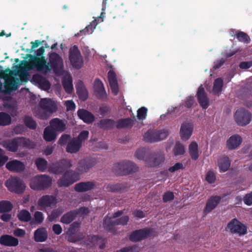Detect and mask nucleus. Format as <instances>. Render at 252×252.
Returning <instances> with one entry per match:
<instances>
[{
    "mask_svg": "<svg viewBox=\"0 0 252 252\" xmlns=\"http://www.w3.org/2000/svg\"><path fill=\"white\" fill-rule=\"evenodd\" d=\"M137 165L130 160H122L114 164L112 170L115 174L119 176L129 175L138 171Z\"/></svg>",
    "mask_w": 252,
    "mask_h": 252,
    "instance_id": "f257e3e1",
    "label": "nucleus"
},
{
    "mask_svg": "<svg viewBox=\"0 0 252 252\" xmlns=\"http://www.w3.org/2000/svg\"><path fill=\"white\" fill-rule=\"evenodd\" d=\"M205 179L209 184L215 183L216 178L214 172L212 170L209 171L206 174Z\"/></svg>",
    "mask_w": 252,
    "mask_h": 252,
    "instance_id": "052dcab7",
    "label": "nucleus"
},
{
    "mask_svg": "<svg viewBox=\"0 0 252 252\" xmlns=\"http://www.w3.org/2000/svg\"><path fill=\"white\" fill-rule=\"evenodd\" d=\"M34 240L36 242H45L48 238V233L45 227L37 228L34 232Z\"/></svg>",
    "mask_w": 252,
    "mask_h": 252,
    "instance_id": "cd10ccee",
    "label": "nucleus"
},
{
    "mask_svg": "<svg viewBox=\"0 0 252 252\" xmlns=\"http://www.w3.org/2000/svg\"><path fill=\"white\" fill-rule=\"evenodd\" d=\"M223 84V80L221 78H218L215 80L213 88L214 94H217L221 92Z\"/></svg>",
    "mask_w": 252,
    "mask_h": 252,
    "instance_id": "a18cd8bd",
    "label": "nucleus"
},
{
    "mask_svg": "<svg viewBox=\"0 0 252 252\" xmlns=\"http://www.w3.org/2000/svg\"><path fill=\"white\" fill-rule=\"evenodd\" d=\"M129 220V216L126 215L121 217V218L116 219L115 220V224L117 225H126Z\"/></svg>",
    "mask_w": 252,
    "mask_h": 252,
    "instance_id": "13d9d810",
    "label": "nucleus"
},
{
    "mask_svg": "<svg viewBox=\"0 0 252 252\" xmlns=\"http://www.w3.org/2000/svg\"><path fill=\"white\" fill-rule=\"evenodd\" d=\"M79 172L68 170L66 171L58 181L60 187H67L77 181L80 179Z\"/></svg>",
    "mask_w": 252,
    "mask_h": 252,
    "instance_id": "6e6552de",
    "label": "nucleus"
},
{
    "mask_svg": "<svg viewBox=\"0 0 252 252\" xmlns=\"http://www.w3.org/2000/svg\"><path fill=\"white\" fill-rule=\"evenodd\" d=\"M174 198V195L173 193L170 191L165 192L163 195V201L164 202H167L173 200Z\"/></svg>",
    "mask_w": 252,
    "mask_h": 252,
    "instance_id": "680f3d73",
    "label": "nucleus"
},
{
    "mask_svg": "<svg viewBox=\"0 0 252 252\" xmlns=\"http://www.w3.org/2000/svg\"><path fill=\"white\" fill-rule=\"evenodd\" d=\"M236 123L240 126H245L248 125L252 119V114L244 108L238 109L234 116Z\"/></svg>",
    "mask_w": 252,
    "mask_h": 252,
    "instance_id": "4468645a",
    "label": "nucleus"
},
{
    "mask_svg": "<svg viewBox=\"0 0 252 252\" xmlns=\"http://www.w3.org/2000/svg\"><path fill=\"white\" fill-rule=\"evenodd\" d=\"M108 79L113 94L116 95L118 94L119 89L115 71L111 69L108 72Z\"/></svg>",
    "mask_w": 252,
    "mask_h": 252,
    "instance_id": "aec40b11",
    "label": "nucleus"
},
{
    "mask_svg": "<svg viewBox=\"0 0 252 252\" xmlns=\"http://www.w3.org/2000/svg\"><path fill=\"white\" fill-rule=\"evenodd\" d=\"M72 166V161L67 159H62L52 164L49 171L55 174H61L63 172Z\"/></svg>",
    "mask_w": 252,
    "mask_h": 252,
    "instance_id": "ddd939ff",
    "label": "nucleus"
},
{
    "mask_svg": "<svg viewBox=\"0 0 252 252\" xmlns=\"http://www.w3.org/2000/svg\"><path fill=\"white\" fill-rule=\"evenodd\" d=\"M226 230L229 231L232 234L242 236L247 233V227L237 219L234 218L227 223Z\"/></svg>",
    "mask_w": 252,
    "mask_h": 252,
    "instance_id": "9b49d317",
    "label": "nucleus"
},
{
    "mask_svg": "<svg viewBox=\"0 0 252 252\" xmlns=\"http://www.w3.org/2000/svg\"><path fill=\"white\" fill-rule=\"evenodd\" d=\"M230 160L229 158L225 155L220 156L218 160V165L221 172H226L230 166Z\"/></svg>",
    "mask_w": 252,
    "mask_h": 252,
    "instance_id": "c85d7f7f",
    "label": "nucleus"
},
{
    "mask_svg": "<svg viewBox=\"0 0 252 252\" xmlns=\"http://www.w3.org/2000/svg\"><path fill=\"white\" fill-rule=\"evenodd\" d=\"M126 186L123 183H117L113 184H108L106 189L107 191L112 192H118L125 190Z\"/></svg>",
    "mask_w": 252,
    "mask_h": 252,
    "instance_id": "e433bc0d",
    "label": "nucleus"
},
{
    "mask_svg": "<svg viewBox=\"0 0 252 252\" xmlns=\"http://www.w3.org/2000/svg\"><path fill=\"white\" fill-rule=\"evenodd\" d=\"M82 145L80 142L77 141L75 138H73L68 142L66 151L67 153L71 154L76 153L79 151Z\"/></svg>",
    "mask_w": 252,
    "mask_h": 252,
    "instance_id": "7c9ffc66",
    "label": "nucleus"
},
{
    "mask_svg": "<svg viewBox=\"0 0 252 252\" xmlns=\"http://www.w3.org/2000/svg\"><path fill=\"white\" fill-rule=\"evenodd\" d=\"M189 153L192 160H196L198 157V146L195 142H192L189 147Z\"/></svg>",
    "mask_w": 252,
    "mask_h": 252,
    "instance_id": "4c0bfd02",
    "label": "nucleus"
},
{
    "mask_svg": "<svg viewBox=\"0 0 252 252\" xmlns=\"http://www.w3.org/2000/svg\"><path fill=\"white\" fill-rule=\"evenodd\" d=\"M49 124V126L56 132H62L66 128V124L64 121L59 118L53 119L50 121Z\"/></svg>",
    "mask_w": 252,
    "mask_h": 252,
    "instance_id": "5701e85b",
    "label": "nucleus"
},
{
    "mask_svg": "<svg viewBox=\"0 0 252 252\" xmlns=\"http://www.w3.org/2000/svg\"><path fill=\"white\" fill-rule=\"evenodd\" d=\"M147 154V150L145 148L138 149L134 154V157L139 160H143L146 162V159L148 158L146 156Z\"/></svg>",
    "mask_w": 252,
    "mask_h": 252,
    "instance_id": "8fccbe9b",
    "label": "nucleus"
},
{
    "mask_svg": "<svg viewBox=\"0 0 252 252\" xmlns=\"http://www.w3.org/2000/svg\"><path fill=\"white\" fill-rule=\"evenodd\" d=\"M243 201L247 205L251 206L252 205V191L244 196Z\"/></svg>",
    "mask_w": 252,
    "mask_h": 252,
    "instance_id": "338daca9",
    "label": "nucleus"
},
{
    "mask_svg": "<svg viewBox=\"0 0 252 252\" xmlns=\"http://www.w3.org/2000/svg\"><path fill=\"white\" fill-rule=\"evenodd\" d=\"M63 86L68 94H70L73 91V84L72 78L70 76L64 78L63 81Z\"/></svg>",
    "mask_w": 252,
    "mask_h": 252,
    "instance_id": "37998d69",
    "label": "nucleus"
},
{
    "mask_svg": "<svg viewBox=\"0 0 252 252\" xmlns=\"http://www.w3.org/2000/svg\"><path fill=\"white\" fill-rule=\"evenodd\" d=\"M5 185L9 191L17 194L22 193L26 187L23 181L17 177L8 179L5 183Z\"/></svg>",
    "mask_w": 252,
    "mask_h": 252,
    "instance_id": "f8f14e48",
    "label": "nucleus"
},
{
    "mask_svg": "<svg viewBox=\"0 0 252 252\" xmlns=\"http://www.w3.org/2000/svg\"><path fill=\"white\" fill-rule=\"evenodd\" d=\"M157 235L152 228H143L132 232L129 235V239L132 242H137L148 238H153Z\"/></svg>",
    "mask_w": 252,
    "mask_h": 252,
    "instance_id": "423d86ee",
    "label": "nucleus"
},
{
    "mask_svg": "<svg viewBox=\"0 0 252 252\" xmlns=\"http://www.w3.org/2000/svg\"><path fill=\"white\" fill-rule=\"evenodd\" d=\"M184 168V166L182 163L177 162L175 163L173 166L169 167L168 171L171 173H173L179 169H183Z\"/></svg>",
    "mask_w": 252,
    "mask_h": 252,
    "instance_id": "0e129e2a",
    "label": "nucleus"
},
{
    "mask_svg": "<svg viewBox=\"0 0 252 252\" xmlns=\"http://www.w3.org/2000/svg\"><path fill=\"white\" fill-rule=\"evenodd\" d=\"M193 131L192 125L188 123H184L182 124L180 134L183 140H187L191 136Z\"/></svg>",
    "mask_w": 252,
    "mask_h": 252,
    "instance_id": "4be33fe9",
    "label": "nucleus"
},
{
    "mask_svg": "<svg viewBox=\"0 0 252 252\" xmlns=\"http://www.w3.org/2000/svg\"><path fill=\"white\" fill-rule=\"evenodd\" d=\"M95 164V160L91 158H84L78 163L77 171L80 174L88 172Z\"/></svg>",
    "mask_w": 252,
    "mask_h": 252,
    "instance_id": "f3484780",
    "label": "nucleus"
},
{
    "mask_svg": "<svg viewBox=\"0 0 252 252\" xmlns=\"http://www.w3.org/2000/svg\"><path fill=\"white\" fill-rule=\"evenodd\" d=\"M134 124V120L130 118L121 119L117 122L116 127L118 129L131 128Z\"/></svg>",
    "mask_w": 252,
    "mask_h": 252,
    "instance_id": "72a5a7b5",
    "label": "nucleus"
},
{
    "mask_svg": "<svg viewBox=\"0 0 252 252\" xmlns=\"http://www.w3.org/2000/svg\"><path fill=\"white\" fill-rule=\"evenodd\" d=\"M29 143V140L24 137H16L11 140L2 141L1 145L8 151L16 152L19 147H27Z\"/></svg>",
    "mask_w": 252,
    "mask_h": 252,
    "instance_id": "20e7f679",
    "label": "nucleus"
},
{
    "mask_svg": "<svg viewBox=\"0 0 252 252\" xmlns=\"http://www.w3.org/2000/svg\"><path fill=\"white\" fill-rule=\"evenodd\" d=\"M0 244L5 246L15 247L19 244V240L11 235L5 234L0 237Z\"/></svg>",
    "mask_w": 252,
    "mask_h": 252,
    "instance_id": "b1692460",
    "label": "nucleus"
},
{
    "mask_svg": "<svg viewBox=\"0 0 252 252\" xmlns=\"http://www.w3.org/2000/svg\"><path fill=\"white\" fill-rule=\"evenodd\" d=\"M76 211L77 216L78 215H87L89 213L90 211L88 208L85 207H81L78 209L74 210Z\"/></svg>",
    "mask_w": 252,
    "mask_h": 252,
    "instance_id": "774afa93",
    "label": "nucleus"
},
{
    "mask_svg": "<svg viewBox=\"0 0 252 252\" xmlns=\"http://www.w3.org/2000/svg\"><path fill=\"white\" fill-rule=\"evenodd\" d=\"M51 178L46 175H37L33 177L30 182V187L36 190H43L51 186Z\"/></svg>",
    "mask_w": 252,
    "mask_h": 252,
    "instance_id": "f03ea898",
    "label": "nucleus"
},
{
    "mask_svg": "<svg viewBox=\"0 0 252 252\" xmlns=\"http://www.w3.org/2000/svg\"><path fill=\"white\" fill-rule=\"evenodd\" d=\"M17 218L19 220L22 222L31 221L32 216L29 211L22 209L17 214Z\"/></svg>",
    "mask_w": 252,
    "mask_h": 252,
    "instance_id": "ea45409f",
    "label": "nucleus"
},
{
    "mask_svg": "<svg viewBox=\"0 0 252 252\" xmlns=\"http://www.w3.org/2000/svg\"><path fill=\"white\" fill-rule=\"evenodd\" d=\"M63 213L62 209H56L53 210L51 214L48 217V220L49 221H53L58 218Z\"/></svg>",
    "mask_w": 252,
    "mask_h": 252,
    "instance_id": "603ef678",
    "label": "nucleus"
},
{
    "mask_svg": "<svg viewBox=\"0 0 252 252\" xmlns=\"http://www.w3.org/2000/svg\"><path fill=\"white\" fill-rule=\"evenodd\" d=\"M77 93L80 98L85 100L88 98V95L86 90L83 87L77 86Z\"/></svg>",
    "mask_w": 252,
    "mask_h": 252,
    "instance_id": "5fc2aeb1",
    "label": "nucleus"
},
{
    "mask_svg": "<svg viewBox=\"0 0 252 252\" xmlns=\"http://www.w3.org/2000/svg\"><path fill=\"white\" fill-rule=\"evenodd\" d=\"M35 164L39 171L43 172L47 167L48 162L44 158H38L35 161Z\"/></svg>",
    "mask_w": 252,
    "mask_h": 252,
    "instance_id": "09e8293b",
    "label": "nucleus"
},
{
    "mask_svg": "<svg viewBox=\"0 0 252 252\" xmlns=\"http://www.w3.org/2000/svg\"><path fill=\"white\" fill-rule=\"evenodd\" d=\"M57 134L52 127L49 126L46 127L44 130L43 138L47 142L55 140L57 137Z\"/></svg>",
    "mask_w": 252,
    "mask_h": 252,
    "instance_id": "c9c22d12",
    "label": "nucleus"
},
{
    "mask_svg": "<svg viewBox=\"0 0 252 252\" xmlns=\"http://www.w3.org/2000/svg\"><path fill=\"white\" fill-rule=\"evenodd\" d=\"M64 105L66 107V111L74 110L76 108L75 104L72 100L65 101Z\"/></svg>",
    "mask_w": 252,
    "mask_h": 252,
    "instance_id": "69168bd1",
    "label": "nucleus"
},
{
    "mask_svg": "<svg viewBox=\"0 0 252 252\" xmlns=\"http://www.w3.org/2000/svg\"><path fill=\"white\" fill-rule=\"evenodd\" d=\"M236 37L238 40L242 42L249 43L250 41V38L248 35L243 32H239L236 33Z\"/></svg>",
    "mask_w": 252,
    "mask_h": 252,
    "instance_id": "864d4df0",
    "label": "nucleus"
},
{
    "mask_svg": "<svg viewBox=\"0 0 252 252\" xmlns=\"http://www.w3.org/2000/svg\"><path fill=\"white\" fill-rule=\"evenodd\" d=\"M95 186L93 181L81 182L75 184L74 189L78 192H84L93 189Z\"/></svg>",
    "mask_w": 252,
    "mask_h": 252,
    "instance_id": "412c9836",
    "label": "nucleus"
},
{
    "mask_svg": "<svg viewBox=\"0 0 252 252\" xmlns=\"http://www.w3.org/2000/svg\"><path fill=\"white\" fill-rule=\"evenodd\" d=\"M111 218L105 217L103 220V227L108 232L114 233L116 232L115 220H113Z\"/></svg>",
    "mask_w": 252,
    "mask_h": 252,
    "instance_id": "2f4dec72",
    "label": "nucleus"
},
{
    "mask_svg": "<svg viewBox=\"0 0 252 252\" xmlns=\"http://www.w3.org/2000/svg\"><path fill=\"white\" fill-rule=\"evenodd\" d=\"M89 131L87 130H83L82 131L78 136L75 138L78 141L80 142V144L82 145V142L87 140L89 137Z\"/></svg>",
    "mask_w": 252,
    "mask_h": 252,
    "instance_id": "4d7b16f0",
    "label": "nucleus"
},
{
    "mask_svg": "<svg viewBox=\"0 0 252 252\" xmlns=\"http://www.w3.org/2000/svg\"><path fill=\"white\" fill-rule=\"evenodd\" d=\"M98 24L97 20L94 19L93 20L90 25L87 26L84 30L80 31V32H83L84 34L87 33H92L94 30L95 29L96 26Z\"/></svg>",
    "mask_w": 252,
    "mask_h": 252,
    "instance_id": "3c124183",
    "label": "nucleus"
},
{
    "mask_svg": "<svg viewBox=\"0 0 252 252\" xmlns=\"http://www.w3.org/2000/svg\"><path fill=\"white\" fill-rule=\"evenodd\" d=\"M30 64L32 68L43 74L50 72L45 57H32L30 59Z\"/></svg>",
    "mask_w": 252,
    "mask_h": 252,
    "instance_id": "0eeeda50",
    "label": "nucleus"
},
{
    "mask_svg": "<svg viewBox=\"0 0 252 252\" xmlns=\"http://www.w3.org/2000/svg\"><path fill=\"white\" fill-rule=\"evenodd\" d=\"M24 123L25 125L31 129H35L37 126L36 122L33 119L32 117L25 116L24 120Z\"/></svg>",
    "mask_w": 252,
    "mask_h": 252,
    "instance_id": "de8ad7c7",
    "label": "nucleus"
},
{
    "mask_svg": "<svg viewBox=\"0 0 252 252\" xmlns=\"http://www.w3.org/2000/svg\"><path fill=\"white\" fill-rule=\"evenodd\" d=\"M164 155L162 152H159L154 153L146 159V164L150 167H156L164 162Z\"/></svg>",
    "mask_w": 252,
    "mask_h": 252,
    "instance_id": "dca6fc26",
    "label": "nucleus"
},
{
    "mask_svg": "<svg viewBox=\"0 0 252 252\" xmlns=\"http://www.w3.org/2000/svg\"><path fill=\"white\" fill-rule=\"evenodd\" d=\"M5 167L9 171L16 173L21 172L25 168L24 163L17 159H13L7 162Z\"/></svg>",
    "mask_w": 252,
    "mask_h": 252,
    "instance_id": "a211bd4d",
    "label": "nucleus"
},
{
    "mask_svg": "<svg viewBox=\"0 0 252 252\" xmlns=\"http://www.w3.org/2000/svg\"><path fill=\"white\" fill-rule=\"evenodd\" d=\"M77 217V214L74 210H71L64 214L61 219V222L64 224H69Z\"/></svg>",
    "mask_w": 252,
    "mask_h": 252,
    "instance_id": "f704fd0d",
    "label": "nucleus"
},
{
    "mask_svg": "<svg viewBox=\"0 0 252 252\" xmlns=\"http://www.w3.org/2000/svg\"><path fill=\"white\" fill-rule=\"evenodd\" d=\"M195 102L194 97L190 95L185 99L184 105L187 108H191Z\"/></svg>",
    "mask_w": 252,
    "mask_h": 252,
    "instance_id": "bf43d9fd",
    "label": "nucleus"
},
{
    "mask_svg": "<svg viewBox=\"0 0 252 252\" xmlns=\"http://www.w3.org/2000/svg\"><path fill=\"white\" fill-rule=\"evenodd\" d=\"M98 125L101 128L109 129L112 128L114 126L115 122L112 119H103L99 121Z\"/></svg>",
    "mask_w": 252,
    "mask_h": 252,
    "instance_id": "58836bf2",
    "label": "nucleus"
},
{
    "mask_svg": "<svg viewBox=\"0 0 252 252\" xmlns=\"http://www.w3.org/2000/svg\"><path fill=\"white\" fill-rule=\"evenodd\" d=\"M221 197L218 195L212 196L207 200L203 212L205 214L212 211L220 203Z\"/></svg>",
    "mask_w": 252,
    "mask_h": 252,
    "instance_id": "6ab92c4d",
    "label": "nucleus"
},
{
    "mask_svg": "<svg viewBox=\"0 0 252 252\" xmlns=\"http://www.w3.org/2000/svg\"><path fill=\"white\" fill-rule=\"evenodd\" d=\"M11 118L9 115L6 113L0 112V126H5L11 124Z\"/></svg>",
    "mask_w": 252,
    "mask_h": 252,
    "instance_id": "49530a36",
    "label": "nucleus"
},
{
    "mask_svg": "<svg viewBox=\"0 0 252 252\" xmlns=\"http://www.w3.org/2000/svg\"><path fill=\"white\" fill-rule=\"evenodd\" d=\"M185 152L184 146L179 142H176L173 149V155L176 157L182 156L184 155Z\"/></svg>",
    "mask_w": 252,
    "mask_h": 252,
    "instance_id": "79ce46f5",
    "label": "nucleus"
},
{
    "mask_svg": "<svg viewBox=\"0 0 252 252\" xmlns=\"http://www.w3.org/2000/svg\"><path fill=\"white\" fill-rule=\"evenodd\" d=\"M68 58L74 68L79 69L83 66V57L77 45H74L70 48L68 52Z\"/></svg>",
    "mask_w": 252,
    "mask_h": 252,
    "instance_id": "7ed1b4c3",
    "label": "nucleus"
},
{
    "mask_svg": "<svg viewBox=\"0 0 252 252\" xmlns=\"http://www.w3.org/2000/svg\"><path fill=\"white\" fill-rule=\"evenodd\" d=\"M169 134L167 129L152 130L149 129L143 135L145 142L154 143L165 139Z\"/></svg>",
    "mask_w": 252,
    "mask_h": 252,
    "instance_id": "39448f33",
    "label": "nucleus"
},
{
    "mask_svg": "<svg viewBox=\"0 0 252 252\" xmlns=\"http://www.w3.org/2000/svg\"><path fill=\"white\" fill-rule=\"evenodd\" d=\"M242 142L241 137L237 135L231 136L226 141V147L229 150H233L237 148Z\"/></svg>",
    "mask_w": 252,
    "mask_h": 252,
    "instance_id": "c756f323",
    "label": "nucleus"
},
{
    "mask_svg": "<svg viewBox=\"0 0 252 252\" xmlns=\"http://www.w3.org/2000/svg\"><path fill=\"white\" fill-rule=\"evenodd\" d=\"M33 217V219L31 220L30 221V224L31 225H40L44 220L43 214L41 212H35L34 214Z\"/></svg>",
    "mask_w": 252,
    "mask_h": 252,
    "instance_id": "a19ab883",
    "label": "nucleus"
},
{
    "mask_svg": "<svg viewBox=\"0 0 252 252\" xmlns=\"http://www.w3.org/2000/svg\"><path fill=\"white\" fill-rule=\"evenodd\" d=\"M79 118L87 124L92 123L94 120V115L90 112L84 109H79L77 111Z\"/></svg>",
    "mask_w": 252,
    "mask_h": 252,
    "instance_id": "bb28decb",
    "label": "nucleus"
},
{
    "mask_svg": "<svg viewBox=\"0 0 252 252\" xmlns=\"http://www.w3.org/2000/svg\"><path fill=\"white\" fill-rule=\"evenodd\" d=\"M32 79L33 82L37 83L42 89L48 90L50 88L51 85L49 81L40 74H34Z\"/></svg>",
    "mask_w": 252,
    "mask_h": 252,
    "instance_id": "393cba45",
    "label": "nucleus"
},
{
    "mask_svg": "<svg viewBox=\"0 0 252 252\" xmlns=\"http://www.w3.org/2000/svg\"><path fill=\"white\" fill-rule=\"evenodd\" d=\"M39 104L41 108L39 114L41 119H47L51 114L56 110L55 104L49 99H41Z\"/></svg>",
    "mask_w": 252,
    "mask_h": 252,
    "instance_id": "1a4fd4ad",
    "label": "nucleus"
},
{
    "mask_svg": "<svg viewBox=\"0 0 252 252\" xmlns=\"http://www.w3.org/2000/svg\"><path fill=\"white\" fill-rule=\"evenodd\" d=\"M55 197L52 195L42 196L38 201V204L42 207H50L54 203Z\"/></svg>",
    "mask_w": 252,
    "mask_h": 252,
    "instance_id": "473e14b6",
    "label": "nucleus"
},
{
    "mask_svg": "<svg viewBox=\"0 0 252 252\" xmlns=\"http://www.w3.org/2000/svg\"><path fill=\"white\" fill-rule=\"evenodd\" d=\"M70 136L67 134H64L61 136L58 141V144L60 145H65L69 140Z\"/></svg>",
    "mask_w": 252,
    "mask_h": 252,
    "instance_id": "e2e57ef3",
    "label": "nucleus"
},
{
    "mask_svg": "<svg viewBox=\"0 0 252 252\" xmlns=\"http://www.w3.org/2000/svg\"><path fill=\"white\" fill-rule=\"evenodd\" d=\"M13 208L12 204L9 201H0V213H7L12 210Z\"/></svg>",
    "mask_w": 252,
    "mask_h": 252,
    "instance_id": "c03bdc74",
    "label": "nucleus"
},
{
    "mask_svg": "<svg viewBox=\"0 0 252 252\" xmlns=\"http://www.w3.org/2000/svg\"><path fill=\"white\" fill-rule=\"evenodd\" d=\"M48 65L50 71L53 70L55 73H58L63 68V60L57 53L52 52L49 54Z\"/></svg>",
    "mask_w": 252,
    "mask_h": 252,
    "instance_id": "9d476101",
    "label": "nucleus"
},
{
    "mask_svg": "<svg viewBox=\"0 0 252 252\" xmlns=\"http://www.w3.org/2000/svg\"><path fill=\"white\" fill-rule=\"evenodd\" d=\"M197 101L203 109H206L209 106V99L202 85L198 88L196 94Z\"/></svg>",
    "mask_w": 252,
    "mask_h": 252,
    "instance_id": "2eb2a0df",
    "label": "nucleus"
},
{
    "mask_svg": "<svg viewBox=\"0 0 252 252\" xmlns=\"http://www.w3.org/2000/svg\"><path fill=\"white\" fill-rule=\"evenodd\" d=\"M94 89L96 93L97 98L99 99L106 98L107 94L105 90L103 84L100 79H95L94 83Z\"/></svg>",
    "mask_w": 252,
    "mask_h": 252,
    "instance_id": "a878e982",
    "label": "nucleus"
},
{
    "mask_svg": "<svg viewBox=\"0 0 252 252\" xmlns=\"http://www.w3.org/2000/svg\"><path fill=\"white\" fill-rule=\"evenodd\" d=\"M148 109L145 107H142L137 110V117L139 120H143L146 119Z\"/></svg>",
    "mask_w": 252,
    "mask_h": 252,
    "instance_id": "6e6d98bb",
    "label": "nucleus"
}]
</instances>
